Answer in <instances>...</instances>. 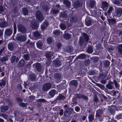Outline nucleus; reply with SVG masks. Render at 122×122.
Masks as SVG:
<instances>
[{
    "instance_id": "0eeeda50",
    "label": "nucleus",
    "mask_w": 122,
    "mask_h": 122,
    "mask_svg": "<svg viewBox=\"0 0 122 122\" xmlns=\"http://www.w3.org/2000/svg\"><path fill=\"white\" fill-rule=\"evenodd\" d=\"M26 37L25 36L21 35L17 37V40L21 41H24L26 40Z\"/></svg>"
},
{
    "instance_id": "f3484780",
    "label": "nucleus",
    "mask_w": 122,
    "mask_h": 122,
    "mask_svg": "<svg viewBox=\"0 0 122 122\" xmlns=\"http://www.w3.org/2000/svg\"><path fill=\"white\" fill-rule=\"evenodd\" d=\"M25 64L24 61L23 60L21 59L19 61L18 65L19 67H21L24 65Z\"/></svg>"
},
{
    "instance_id": "49530a36",
    "label": "nucleus",
    "mask_w": 122,
    "mask_h": 122,
    "mask_svg": "<svg viewBox=\"0 0 122 122\" xmlns=\"http://www.w3.org/2000/svg\"><path fill=\"white\" fill-rule=\"evenodd\" d=\"M14 33L15 34L16 33V31L17 28L16 26V25L15 23H14Z\"/></svg>"
},
{
    "instance_id": "a878e982",
    "label": "nucleus",
    "mask_w": 122,
    "mask_h": 122,
    "mask_svg": "<svg viewBox=\"0 0 122 122\" xmlns=\"http://www.w3.org/2000/svg\"><path fill=\"white\" fill-rule=\"evenodd\" d=\"M53 33L56 36H58L60 35V32L59 30H54L53 31Z\"/></svg>"
},
{
    "instance_id": "b1692460",
    "label": "nucleus",
    "mask_w": 122,
    "mask_h": 122,
    "mask_svg": "<svg viewBox=\"0 0 122 122\" xmlns=\"http://www.w3.org/2000/svg\"><path fill=\"white\" fill-rule=\"evenodd\" d=\"M65 97L64 96L61 95H59L57 97V99L58 100H63L65 99Z\"/></svg>"
},
{
    "instance_id": "cd10ccee",
    "label": "nucleus",
    "mask_w": 122,
    "mask_h": 122,
    "mask_svg": "<svg viewBox=\"0 0 122 122\" xmlns=\"http://www.w3.org/2000/svg\"><path fill=\"white\" fill-rule=\"evenodd\" d=\"M88 118L89 121L90 122H91L94 119V116L92 114L89 115L88 116Z\"/></svg>"
},
{
    "instance_id": "13d9d810",
    "label": "nucleus",
    "mask_w": 122,
    "mask_h": 122,
    "mask_svg": "<svg viewBox=\"0 0 122 122\" xmlns=\"http://www.w3.org/2000/svg\"><path fill=\"white\" fill-rule=\"evenodd\" d=\"M27 45H29L30 46L33 45V43L32 42H30V39H28V41H27Z\"/></svg>"
},
{
    "instance_id": "bb28decb",
    "label": "nucleus",
    "mask_w": 122,
    "mask_h": 122,
    "mask_svg": "<svg viewBox=\"0 0 122 122\" xmlns=\"http://www.w3.org/2000/svg\"><path fill=\"white\" fill-rule=\"evenodd\" d=\"M108 5V3L107 2L104 1L102 3V7L103 9L105 7H107Z\"/></svg>"
},
{
    "instance_id": "c9c22d12",
    "label": "nucleus",
    "mask_w": 122,
    "mask_h": 122,
    "mask_svg": "<svg viewBox=\"0 0 122 122\" xmlns=\"http://www.w3.org/2000/svg\"><path fill=\"white\" fill-rule=\"evenodd\" d=\"M37 46L39 48H41L42 45V43L41 41H38L36 43Z\"/></svg>"
},
{
    "instance_id": "6ab92c4d",
    "label": "nucleus",
    "mask_w": 122,
    "mask_h": 122,
    "mask_svg": "<svg viewBox=\"0 0 122 122\" xmlns=\"http://www.w3.org/2000/svg\"><path fill=\"white\" fill-rule=\"evenodd\" d=\"M55 66L58 67L61 65V63L60 61L59 60H56L54 62Z\"/></svg>"
},
{
    "instance_id": "a18cd8bd",
    "label": "nucleus",
    "mask_w": 122,
    "mask_h": 122,
    "mask_svg": "<svg viewBox=\"0 0 122 122\" xmlns=\"http://www.w3.org/2000/svg\"><path fill=\"white\" fill-rule=\"evenodd\" d=\"M46 41L47 42L48 44H51L52 42L51 38V37H49L47 39Z\"/></svg>"
},
{
    "instance_id": "8fccbe9b",
    "label": "nucleus",
    "mask_w": 122,
    "mask_h": 122,
    "mask_svg": "<svg viewBox=\"0 0 122 122\" xmlns=\"http://www.w3.org/2000/svg\"><path fill=\"white\" fill-rule=\"evenodd\" d=\"M109 22L112 24H114L116 22V20L114 19H111L109 20Z\"/></svg>"
},
{
    "instance_id": "f704fd0d",
    "label": "nucleus",
    "mask_w": 122,
    "mask_h": 122,
    "mask_svg": "<svg viewBox=\"0 0 122 122\" xmlns=\"http://www.w3.org/2000/svg\"><path fill=\"white\" fill-rule=\"evenodd\" d=\"M71 84L75 86H76L77 84V82L76 81L72 80L71 81Z\"/></svg>"
},
{
    "instance_id": "ea45409f",
    "label": "nucleus",
    "mask_w": 122,
    "mask_h": 122,
    "mask_svg": "<svg viewBox=\"0 0 122 122\" xmlns=\"http://www.w3.org/2000/svg\"><path fill=\"white\" fill-rule=\"evenodd\" d=\"M86 24V25L88 26H89L91 25V20H89L88 21L87 20H85Z\"/></svg>"
},
{
    "instance_id": "338daca9",
    "label": "nucleus",
    "mask_w": 122,
    "mask_h": 122,
    "mask_svg": "<svg viewBox=\"0 0 122 122\" xmlns=\"http://www.w3.org/2000/svg\"><path fill=\"white\" fill-rule=\"evenodd\" d=\"M2 117H3L4 118H5V119H7V115L5 114H2Z\"/></svg>"
},
{
    "instance_id": "5fc2aeb1",
    "label": "nucleus",
    "mask_w": 122,
    "mask_h": 122,
    "mask_svg": "<svg viewBox=\"0 0 122 122\" xmlns=\"http://www.w3.org/2000/svg\"><path fill=\"white\" fill-rule=\"evenodd\" d=\"M20 105L21 106L23 107H25L27 106V104L23 102L20 103Z\"/></svg>"
},
{
    "instance_id": "72a5a7b5",
    "label": "nucleus",
    "mask_w": 122,
    "mask_h": 122,
    "mask_svg": "<svg viewBox=\"0 0 122 122\" xmlns=\"http://www.w3.org/2000/svg\"><path fill=\"white\" fill-rule=\"evenodd\" d=\"M60 26L61 30H64L66 28V25L63 24H61L60 25Z\"/></svg>"
},
{
    "instance_id": "c756f323",
    "label": "nucleus",
    "mask_w": 122,
    "mask_h": 122,
    "mask_svg": "<svg viewBox=\"0 0 122 122\" xmlns=\"http://www.w3.org/2000/svg\"><path fill=\"white\" fill-rule=\"evenodd\" d=\"M64 37L65 39L66 40H68L70 38L71 36L69 34L66 33L64 35Z\"/></svg>"
},
{
    "instance_id": "c85d7f7f",
    "label": "nucleus",
    "mask_w": 122,
    "mask_h": 122,
    "mask_svg": "<svg viewBox=\"0 0 122 122\" xmlns=\"http://www.w3.org/2000/svg\"><path fill=\"white\" fill-rule=\"evenodd\" d=\"M61 77L60 74L56 73L55 75V78L57 80H59L61 79Z\"/></svg>"
},
{
    "instance_id": "e433bc0d",
    "label": "nucleus",
    "mask_w": 122,
    "mask_h": 122,
    "mask_svg": "<svg viewBox=\"0 0 122 122\" xmlns=\"http://www.w3.org/2000/svg\"><path fill=\"white\" fill-rule=\"evenodd\" d=\"M77 19L75 17H72L70 19V20L71 21L73 22H76L77 20Z\"/></svg>"
},
{
    "instance_id": "dca6fc26",
    "label": "nucleus",
    "mask_w": 122,
    "mask_h": 122,
    "mask_svg": "<svg viewBox=\"0 0 122 122\" xmlns=\"http://www.w3.org/2000/svg\"><path fill=\"white\" fill-rule=\"evenodd\" d=\"M102 111L101 110H99L97 111L96 117L99 119V117L102 115Z\"/></svg>"
},
{
    "instance_id": "a19ab883",
    "label": "nucleus",
    "mask_w": 122,
    "mask_h": 122,
    "mask_svg": "<svg viewBox=\"0 0 122 122\" xmlns=\"http://www.w3.org/2000/svg\"><path fill=\"white\" fill-rule=\"evenodd\" d=\"M73 50V48L72 46H70L67 49V51L69 53H70Z\"/></svg>"
},
{
    "instance_id": "603ef678",
    "label": "nucleus",
    "mask_w": 122,
    "mask_h": 122,
    "mask_svg": "<svg viewBox=\"0 0 122 122\" xmlns=\"http://www.w3.org/2000/svg\"><path fill=\"white\" fill-rule=\"evenodd\" d=\"M52 11L53 13L56 14L59 12V10H58L53 9L52 10Z\"/></svg>"
},
{
    "instance_id": "f8f14e48",
    "label": "nucleus",
    "mask_w": 122,
    "mask_h": 122,
    "mask_svg": "<svg viewBox=\"0 0 122 122\" xmlns=\"http://www.w3.org/2000/svg\"><path fill=\"white\" fill-rule=\"evenodd\" d=\"M81 5V3L79 1H76L74 3L73 6L75 8L80 7Z\"/></svg>"
},
{
    "instance_id": "7c9ffc66",
    "label": "nucleus",
    "mask_w": 122,
    "mask_h": 122,
    "mask_svg": "<svg viewBox=\"0 0 122 122\" xmlns=\"http://www.w3.org/2000/svg\"><path fill=\"white\" fill-rule=\"evenodd\" d=\"M96 2L94 0H92L90 1V6L91 7H93L95 4Z\"/></svg>"
},
{
    "instance_id": "473e14b6",
    "label": "nucleus",
    "mask_w": 122,
    "mask_h": 122,
    "mask_svg": "<svg viewBox=\"0 0 122 122\" xmlns=\"http://www.w3.org/2000/svg\"><path fill=\"white\" fill-rule=\"evenodd\" d=\"M93 51L92 48L91 46H89L87 49V51L88 53H91Z\"/></svg>"
},
{
    "instance_id": "9b49d317",
    "label": "nucleus",
    "mask_w": 122,
    "mask_h": 122,
    "mask_svg": "<svg viewBox=\"0 0 122 122\" xmlns=\"http://www.w3.org/2000/svg\"><path fill=\"white\" fill-rule=\"evenodd\" d=\"M13 32L12 29H6L5 31V32L6 35L8 36L11 35Z\"/></svg>"
},
{
    "instance_id": "4d7b16f0",
    "label": "nucleus",
    "mask_w": 122,
    "mask_h": 122,
    "mask_svg": "<svg viewBox=\"0 0 122 122\" xmlns=\"http://www.w3.org/2000/svg\"><path fill=\"white\" fill-rule=\"evenodd\" d=\"M17 87L18 89L20 90H21L22 89V87L20 84H18L17 85Z\"/></svg>"
},
{
    "instance_id": "69168bd1",
    "label": "nucleus",
    "mask_w": 122,
    "mask_h": 122,
    "mask_svg": "<svg viewBox=\"0 0 122 122\" xmlns=\"http://www.w3.org/2000/svg\"><path fill=\"white\" fill-rule=\"evenodd\" d=\"M61 44L60 43H58L57 44V46L58 48V49H59L60 48V47L61 46Z\"/></svg>"
},
{
    "instance_id": "052dcab7",
    "label": "nucleus",
    "mask_w": 122,
    "mask_h": 122,
    "mask_svg": "<svg viewBox=\"0 0 122 122\" xmlns=\"http://www.w3.org/2000/svg\"><path fill=\"white\" fill-rule=\"evenodd\" d=\"M16 99L19 102H22L23 101V100L22 99L20 98L17 97L16 98Z\"/></svg>"
},
{
    "instance_id": "c03bdc74",
    "label": "nucleus",
    "mask_w": 122,
    "mask_h": 122,
    "mask_svg": "<svg viewBox=\"0 0 122 122\" xmlns=\"http://www.w3.org/2000/svg\"><path fill=\"white\" fill-rule=\"evenodd\" d=\"M24 56L25 59L26 61H28L30 59V58L28 54L24 55Z\"/></svg>"
},
{
    "instance_id": "f03ea898",
    "label": "nucleus",
    "mask_w": 122,
    "mask_h": 122,
    "mask_svg": "<svg viewBox=\"0 0 122 122\" xmlns=\"http://www.w3.org/2000/svg\"><path fill=\"white\" fill-rule=\"evenodd\" d=\"M18 30L23 33H25L26 31L25 28L24 26L21 24H19L17 25Z\"/></svg>"
},
{
    "instance_id": "9d476101",
    "label": "nucleus",
    "mask_w": 122,
    "mask_h": 122,
    "mask_svg": "<svg viewBox=\"0 0 122 122\" xmlns=\"http://www.w3.org/2000/svg\"><path fill=\"white\" fill-rule=\"evenodd\" d=\"M48 24V23L47 21H46L44 22L41 25V29L42 30L44 29L47 26Z\"/></svg>"
},
{
    "instance_id": "5701e85b",
    "label": "nucleus",
    "mask_w": 122,
    "mask_h": 122,
    "mask_svg": "<svg viewBox=\"0 0 122 122\" xmlns=\"http://www.w3.org/2000/svg\"><path fill=\"white\" fill-rule=\"evenodd\" d=\"M56 92V91L55 90L53 89L49 92V94L51 96L53 97L55 95Z\"/></svg>"
},
{
    "instance_id": "6e6d98bb",
    "label": "nucleus",
    "mask_w": 122,
    "mask_h": 122,
    "mask_svg": "<svg viewBox=\"0 0 122 122\" xmlns=\"http://www.w3.org/2000/svg\"><path fill=\"white\" fill-rule=\"evenodd\" d=\"M37 101L38 102H44L46 101V100L44 99H39L37 100Z\"/></svg>"
},
{
    "instance_id": "58836bf2",
    "label": "nucleus",
    "mask_w": 122,
    "mask_h": 122,
    "mask_svg": "<svg viewBox=\"0 0 122 122\" xmlns=\"http://www.w3.org/2000/svg\"><path fill=\"white\" fill-rule=\"evenodd\" d=\"M84 40H83L81 37H80V40L79 41V44L80 45H82L84 43Z\"/></svg>"
},
{
    "instance_id": "bf43d9fd",
    "label": "nucleus",
    "mask_w": 122,
    "mask_h": 122,
    "mask_svg": "<svg viewBox=\"0 0 122 122\" xmlns=\"http://www.w3.org/2000/svg\"><path fill=\"white\" fill-rule=\"evenodd\" d=\"M117 117L118 119H122V114H121L118 115Z\"/></svg>"
},
{
    "instance_id": "09e8293b",
    "label": "nucleus",
    "mask_w": 122,
    "mask_h": 122,
    "mask_svg": "<svg viewBox=\"0 0 122 122\" xmlns=\"http://www.w3.org/2000/svg\"><path fill=\"white\" fill-rule=\"evenodd\" d=\"M113 10V8L112 7V6H110L107 11V12L108 13H111Z\"/></svg>"
},
{
    "instance_id": "393cba45",
    "label": "nucleus",
    "mask_w": 122,
    "mask_h": 122,
    "mask_svg": "<svg viewBox=\"0 0 122 122\" xmlns=\"http://www.w3.org/2000/svg\"><path fill=\"white\" fill-rule=\"evenodd\" d=\"M23 12L24 14L25 15H27L28 13V10L25 8H24L22 9Z\"/></svg>"
},
{
    "instance_id": "423d86ee",
    "label": "nucleus",
    "mask_w": 122,
    "mask_h": 122,
    "mask_svg": "<svg viewBox=\"0 0 122 122\" xmlns=\"http://www.w3.org/2000/svg\"><path fill=\"white\" fill-rule=\"evenodd\" d=\"M75 96L76 98H81L85 100L88 99V97L87 96L82 94H76L75 95Z\"/></svg>"
},
{
    "instance_id": "39448f33",
    "label": "nucleus",
    "mask_w": 122,
    "mask_h": 122,
    "mask_svg": "<svg viewBox=\"0 0 122 122\" xmlns=\"http://www.w3.org/2000/svg\"><path fill=\"white\" fill-rule=\"evenodd\" d=\"M39 24H37V22L36 20L32 22L31 23V25L32 28L34 29H36L38 26Z\"/></svg>"
},
{
    "instance_id": "680f3d73",
    "label": "nucleus",
    "mask_w": 122,
    "mask_h": 122,
    "mask_svg": "<svg viewBox=\"0 0 122 122\" xmlns=\"http://www.w3.org/2000/svg\"><path fill=\"white\" fill-rule=\"evenodd\" d=\"M75 109L76 111L78 112L80 110V108L78 106H76L75 107Z\"/></svg>"
},
{
    "instance_id": "e2e57ef3",
    "label": "nucleus",
    "mask_w": 122,
    "mask_h": 122,
    "mask_svg": "<svg viewBox=\"0 0 122 122\" xmlns=\"http://www.w3.org/2000/svg\"><path fill=\"white\" fill-rule=\"evenodd\" d=\"M67 110L66 109L64 113V115L65 116H69L68 114V113H67Z\"/></svg>"
},
{
    "instance_id": "0e129e2a",
    "label": "nucleus",
    "mask_w": 122,
    "mask_h": 122,
    "mask_svg": "<svg viewBox=\"0 0 122 122\" xmlns=\"http://www.w3.org/2000/svg\"><path fill=\"white\" fill-rule=\"evenodd\" d=\"M101 83L105 84L106 83V80L105 79L102 80L101 81Z\"/></svg>"
},
{
    "instance_id": "4be33fe9",
    "label": "nucleus",
    "mask_w": 122,
    "mask_h": 122,
    "mask_svg": "<svg viewBox=\"0 0 122 122\" xmlns=\"http://www.w3.org/2000/svg\"><path fill=\"white\" fill-rule=\"evenodd\" d=\"M8 60V57L7 56L2 57L0 59V61L2 62H3L7 61Z\"/></svg>"
},
{
    "instance_id": "37998d69",
    "label": "nucleus",
    "mask_w": 122,
    "mask_h": 122,
    "mask_svg": "<svg viewBox=\"0 0 122 122\" xmlns=\"http://www.w3.org/2000/svg\"><path fill=\"white\" fill-rule=\"evenodd\" d=\"M16 59V56H12L11 58V61L12 63H13L14 62Z\"/></svg>"
},
{
    "instance_id": "2eb2a0df",
    "label": "nucleus",
    "mask_w": 122,
    "mask_h": 122,
    "mask_svg": "<svg viewBox=\"0 0 122 122\" xmlns=\"http://www.w3.org/2000/svg\"><path fill=\"white\" fill-rule=\"evenodd\" d=\"M41 34L40 31H36L34 34V36L36 38H38L40 37Z\"/></svg>"
},
{
    "instance_id": "864d4df0",
    "label": "nucleus",
    "mask_w": 122,
    "mask_h": 122,
    "mask_svg": "<svg viewBox=\"0 0 122 122\" xmlns=\"http://www.w3.org/2000/svg\"><path fill=\"white\" fill-rule=\"evenodd\" d=\"M61 16L64 18H66L67 15L65 13H62L60 15Z\"/></svg>"
},
{
    "instance_id": "4468645a",
    "label": "nucleus",
    "mask_w": 122,
    "mask_h": 122,
    "mask_svg": "<svg viewBox=\"0 0 122 122\" xmlns=\"http://www.w3.org/2000/svg\"><path fill=\"white\" fill-rule=\"evenodd\" d=\"M36 69L37 71L40 72L41 70V66L40 63H36L35 64Z\"/></svg>"
},
{
    "instance_id": "7ed1b4c3",
    "label": "nucleus",
    "mask_w": 122,
    "mask_h": 122,
    "mask_svg": "<svg viewBox=\"0 0 122 122\" xmlns=\"http://www.w3.org/2000/svg\"><path fill=\"white\" fill-rule=\"evenodd\" d=\"M51 87V85L50 83H47L45 84L43 86V89L44 91H48Z\"/></svg>"
},
{
    "instance_id": "de8ad7c7",
    "label": "nucleus",
    "mask_w": 122,
    "mask_h": 122,
    "mask_svg": "<svg viewBox=\"0 0 122 122\" xmlns=\"http://www.w3.org/2000/svg\"><path fill=\"white\" fill-rule=\"evenodd\" d=\"M113 2L114 4L118 5L120 3V2L119 1L116 0H113Z\"/></svg>"
},
{
    "instance_id": "79ce46f5",
    "label": "nucleus",
    "mask_w": 122,
    "mask_h": 122,
    "mask_svg": "<svg viewBox=\"0 0 122 122\" xmlns=\"http://www.w3.org/2000/svg\"><path fill=\"white\" fill-rule=\"evenodd\" d=\"M67 110V113L69 115H70V114L72 112V109L71 108V109L70 108H68L66 109Z\"/></svg>"
},
{
    "instance_id": "aec40b11",
    "label": "nucleus",
    "mask_w": 122,
    "mask_h": 122,
    "mask_svg": "<svg viewBox=\"0 0 122 122\" xmlns=\"http://www.w3.org/2000/svg\"><path fill=\"white\" fill-rule=\"evenodd\" d=\"M63 3L67 7H69L70 6L71 3L68 0H64Z\"/></svg>"
},
{
    "instance_id": "20e7f679",
    "label": "nucleus",
    "mask_w": 122,
    "mask_h": 122,
    "mask_svg": "<svg viewBox=\"0 0 122 122\" xmlns=\"http://www.w3.org/2000/svg\"><path fill=\"white\" fill-rule=\"evenodd\" d=\"M115 12L116 15L118 17H119L121 15L122 9L121 8H117L116 9Z\"/></svg>"
},
{
    "instance_id": "2f4dec72",
    "label": "nucleus",
    "mask_w": 122,
    "mask_h": 122,
    "mask_svg": "<svg viewBox=\"0 0 122 122\" xmlns=\"http://www.w3.org/2000/svg\"><path fill=\"white\" fill-rule=\"evenodd\" d=\"M1 82H0V86H4L6 84V81L5 80L2 79L1 80Z\"/></svg>"
},
{
    "instance_id": "f257e3e1",
    "label": "nucleus",
    "mask_w": 122,
    "mask_h": 122,
    "mask_svg": "<svg viewBox=\"0 0 122 122\" xmlns=\"http://www.w3.org/2000/svg\"><path fill=\"white\" fill-rule=\"evenodd\" d=\"M36 16L37 20L40 22H41L44 19V17L41 12L39 10L36 11Z\"/></svg>"
},
{
    "instance_id": "774afa93",
    "label": "nucleus",
    "mask_w": 122,
    "mask_h": 122,
    "mask_svg": "<svg viewBox=\"0 0 122 122\" xmlns=\"http://www.w3.org/2000/svg\"><path fill=\"white\" fill-rule=\"evenodd\" d=\"M118 50L120 54H122V48H119L118 49Z\"/></svg>"
},
{
    "instance_id": "1a4fd4ad",
    "label": "nucleus",
    "mask_w": 122,
    "mask_h": 122,
    "mask_svg": "<svg viewBox=\"0 0 122 122\" xmlns=\"http://www.w3.org/2000/svg\"><path fill=\"white\" fill-rule=\"evenodd\" d=\"M9 108V107L8 106L3 105L1 106L0 107L1 111L2 112H4L5 111H7L8 110Z\"/></svg>"
},
{
    "instance_id": "4c0bfd02",
    "label": "nucleus",
    "mask_w": 122,
    "mask_h": 122,
    "mask_svg": "<svg viewBox=\"0 0 122 122\" xmlns=\"http://www.w3.org/2000/svg\"><path fill=\"white\" fill-rule=\"evenodd\" d=\"M83 35L84 36V38L85 40V41L86 42H87L88 40V37L87 35L85 33L83 34Z\"/></svg>"
},
{
    "instance_id": "3c124183",
    "label": "nucleus",
    "mask_w": 122,
    "mask_h": 122,
    "mask_svg": "<svg viewBox=\"0 0 122 122\" xmlns=\"http://www.w3.org/2000/svg\"><path fill=\"white\" fill-rule=\"evenodd\" d=\"M79 57L81 59H83L86 57V56L84 54H81L79 56Z\"/></svg>"
},
{
    "instance_id": "a211bd4d",
    "label": "nucleus",
    "mask_w": 122,
    "mask_h": 122,
    "mask_svg": "<svg viewBox=\"0 0 122 122\" xmlns=\"http://www.w3.org/2000/svg\"><path fill=\"white\" fill-rule=\"evenodd\" d=\"M53 52L49 51L46 53L45 56L47 58H50L53 56Z\"/></svg>"
},
{
    "instance_id": "412c9836",
    "label": "nucleus",
    "mask_w": 122,
    "mask_h": 122,
    "mask_svg": "<svg viewBox=\"0 0 122 122\" xmlns=\"http://www.w3.org/2000/svg\"><path fill=\"white\" fill-rule=\"evenodd\" d=\"M8 49L10 51H12L14 49V45L12 43H10L8 44Z\"/></svg>"
},
{
    "instance_id": "ddd939ff",
    "label": "nucleus",
    "mask_w": 122,
    "mask_h": 122,
    "mask_svg": "<svg viewBox=\"0 0 122 122\" xmlns=\"http://www.w3.org/2000/svg\"><path fill=\"white\" fill-rule=\"evenodd\" d=\"M113 84L112 82H110L106 85V87L109 89H112L113 88Z\"/></svg>"
},
{
    "instance_id": "6e6552de",
    "label": "nucleus",
    "mask_w": 122,
    "mask_h": 122,
    "mask_svg": "<svg viewBox=\"0 0 122 122\" xmlns=\"http://www.w3.org/2000/svg\"><path fill=\"white\" fill-rule=\"evenodd\" d=\"M7 24L6 22L4 21L2 19H0V27H4L7 26Z\"/></svg>"
}]
</instances>
